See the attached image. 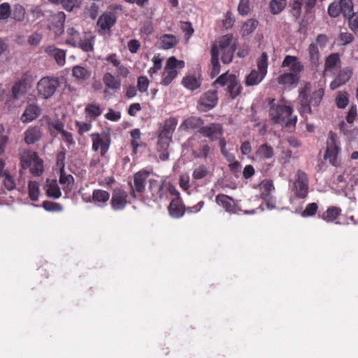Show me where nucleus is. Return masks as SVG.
Instances as JSON below:
<instances>
[{
	"label": "nucleus",
	"instance_id": "f257e3e1",
	"mask_svg": "<svg viewBox=\"0 0 358 358\" xmlns=\"http://www.w3.org/2000/svg\"><path fill=\"white\" fill-rule=\"evenodd\" d=\"M270 106L269 117L275 124H285L286 127H294L297 117L292 115L293 108L285 106L283 103H275V99H268Z\"/></svg>",
	"mask_w": 358,
	"mask_h": 358
},
{
	"label": "nucleus",
	"instance_id": "f03ea898",
	"mask_svg": "<svg viewBox=\"0 0 358 358\" xmlns=\"http://www.w3.org/2000/svg\"><path fill=\"white\" fill-rule=\"evenodd\" d=\"M105 60L117 69L118 75L115 76L111 73L107 72L103 76V82L108 88L117 90L120 88L122 83L120 76L127 78L130 71L127 66L121 64L117 55L115 53L108 55Z\"/></svg>",
	"mask_w": 358,
	"mask_h": 358
},
{
	"label": "nucleus",
	"instance_id": "7ed1b4c3",
	"mask_svg": "<svg viewBox=\"0 0 358 358\" xmlns=\"http://www.w3.org/2000/svg\"><path fill=\"white\" fill-rule=\"evenodd\" d=\"M324 90L323 88H317L315 91L310 92V88L306 86L299 93V99L300 101V113L302 116H306L312 112V107H317L323 98Z\"/></svg>",
	"mask_w": 358,
	"mask_h": 358
},
{
	"label": "nucleus",
	"instance_id": "20e7f679",
	"mask_svg": "<svg viewBox=\"0 0 358 358\" xmlns=\"http://www.w3.org/2000/svg\"><path fill=\"white\" fill-rule=\"evenodd\" d=\"M220 86L227 85V92L231 99L238 97L243 90L241 84L234 74H229L228 72L222 73L214 82V85Z\"/></svg>",
	"mask_w": 358,
	"mask_h": 358
},
{
	"label": "nucleus",
	"instance_id": "39448f33",
	"mask_svg": "<svg viewBox=\"0 0 358 358\" xmlns=\"http://www.w3.org/2000/svg\"><path fill=\"white\" fill-rule=\"evenodd\" d=\"M59 86V80L58 78L54 76L43 77L36 85L37 94L42 99H50L55 94Z\"/></svg>",
	"mask_w": 358,
	"mask_h": 358
},
{
	"label": "nucleus",
	"instance_id": "423d86ee",
	"mask_svg": "<svg viewBox=\"0 0 358 358\" xmlns=\"http://www.w3.org/2000/svg\"><path fill=\"white\" fill-rule=\"evenodd\" d=\"M185 67V62L178 60L175 57H169L166 63L164 71L162 75L161 85L168 86L178 76V69Z\"/></svg>",
	"mask_w": 358,
	"mask_h": 358
},
{
	"label": "nucleus",
	"instance_id": "0eeeda50",
	"mask_svg": "<svg viewBox=\"0 0 358 358\" xmlns=\"http://www.w3.org/2000/svg\"><path fill=\"white\" fill-rule=\"evenodd\" d=\"M326 144L324 159L328 160L332 166H338L340 162L338 159V156L341 148L336 134L331 131H329Z\"/></svg>",
	"mask_w": 358,
	"mask_h": 358
},
{
	"label": "nucleus",
	"instance_id": "6e6552de",
	"mask_svg": "<svg viewBox=\"0 0 358 358\" xmlns=\"http://www.w3.org/2000/svg\"><path fill=\"white\" fill-rule=\"evenodd\" d=\"M150 175V172L145 169H141L134 175V182H129L130 187L129 194L133 199L137 198V194L142 195L145 190L146 180Z\"/></svg>",
	"mask_w": 358,
	"mask_h": 358
},
{
	"label": "nucleus",
	"instance_id": "1a4fd4ad",
	"mask_svg": "<svg viewBox=\"0 0 358 358\" xmlns=\"http://www.w3.org/2000/svg\"><path fill=\"white\" fill-rule=\"evenodd\" d=\"M90 137L92 141V150L97 152L100 150L101 157H104L108 152L111 143L110 134L96 132L91 134Z\"/></svg>",
	"mask_w": 358,
	"mask_h": 358
},
{
	"label": "nucleus",
	"instance_id": "9d476101",
	"mask_svg": "<svg viewBox=\"0 0 358 358\" xmlns=\"http://www.w3.org/2000/svg\"><path fill=\"white\" fill-rule=\"evenodd\" d=\"M296 177L294 182L295 194L299 199H305L308 195L309 189L307 174L301 170H298Z\"/></svg>",
	"mask_w": 358,
	"mask_h": 358
},
{
	"label": "nucleus",
	"instance_id": "9b49d317",
	"mask_svg": "<svg viewBox=\"0 0 358 358\" xmlns=\"http://www.w3.org/2000/svg\"><path fill=\"white\" fill-rule=\"evenodd\" d=\"M218 101L216 90H208L202 94L198 101L197 108L201 112H207L213 109Z\"/></svg>",
	"mask_w": 358,
	"mask_h": 358
},
{
	"label": "nucleus",
	"instance_id": "f8f14e48",
	"mask_svg": "<svg viewBox=\"0 0 358 358\" xmlns=\"http://www.w3.org/2000/svg\"><path fill=\"white\" fill-rule=\"evenodd\" d=\"M148 190L151 194L150 199L154 202L161 201L166 197V189L164 182H159L157 180H149Z\"/></svg>",
	"mask_w": 358,
	"mask_h": 358
},
{
	"label": "nucleus",
	"instance_id": "ddd939ff",
	"mask_svg": "<svg viewBox=\"0 0 358 358\" xmlns=\"http://www.w3.org/2000/svg\"><path fill=\"white\" fill-rule=\"evenodd\" d=\"M128 194L121 188H115L112 192L110 206L113 210H122L127 204Z\"/></svg>",
	"mask_w": 358,
	"mask_h": 358
},
{
	"label": "nucleus",
	"instance_id": "4468645a",
	"mask_svg": "<svg viewBox=\"0 0 358 358\" xmlns=\"http://www.w3.org/2000/svg\"><path fill=\"white\" fill-rule=\"evenodd\" d=\"M199 133L203 136L208 138L211 141H214L222 136L223 134V128L222 124L219 123H210L208 125H203Z\"/></svg>",
	"mask_w": 358,
	"mask_h": 358
},
{
	"label": "nucleus",
	"instance_id": "2eb2a0df",
	"mask_svg": "<svg viewBox=\"0 0 358 358\" xmlns=\"http://www.w3.org/2000/svg\"><path fill=\"white\" fill-rule=\"evenodd\" d=\"M352 73L353 71L351 66H346L341 69L334 80L331 82L330 88L332 90H334L345 84L351 78Z\"/></svg>",
	"mask_w": 358,
	"mask_h": 358
},
{
	"label": "nucleus",
	"instance_id": "dca6fc26",
	"mask_svg": "<svg viewBox=\"0 0 358 358\" xmlns=\"http://www.w3.org/2000/svg\"><path fill=\"white\" fill-rule=\"evenodd\" d=\"M282 68H289L290 72L299 76L303 71V65L299 57L292 55H286L281 64Z\"/></svg>",
	"mask_w": 358,
	"mask_h": 358
},
{
	"label": "nucleus",
	"instance_id": "f3484780",
	"mask_svg": "<svg viewBox=\"0 0 358 358\" xmlns=\"http://www.w3.org/2000/svg\"><path fill=\"white\" fill-rule=\"evenodd\" d=\"M66 20V15L62 11H57L50 15V29H52L55 34L60 35L64 31V24Z\"/></svg>",
	"mask_w": 358,
	"mask_h": 358
},
{
	"label": "nucleus",
	"instance_id": "a211bd4d",
	"mask_svg": "<svg viewBox=\"0 0 358 358\" xmlns=\"http://www.w3.org/2000/svg\"><path fill=\"white\" fill-rule=\"evenodd\" d=\"M117 21L115 13L110 11L104 12L98 19L97 26L103 31H109Z\"/></svg>",
	"mask_w": 358,
	"mask_h": 358
},
{
	"label": "nucleus",
	"instance_id": "6ab92c4d",
	"mask_svg": "<svg viewBox=\"0 0 358 358\" xmlns=\"http://www.w3.org/2000/svg\"><path fill=\"white\" fill-rule=\"evenodd\" d=\"M158 140L157 143V150L160 152L159 158L161 160L165 161L169 159V153L168 149L170 143L172 141V138L169 136H164L162 134H158Z\"/></svg>",
	"mask_w": 358,
	"mask_h": 358
},
{
	"label": "nucleus",
	"instance_id": "aec40b11",
	"mask_svg": "<svg viewBox=\"0 0 358 358\" xmlns=\"http://www.w3.org/2000/svg\"><path fill=\"white\" fill-rule=\"evenodd\" d=\"M215 201L219 206H222L227 212L230 213H236L237 205L232 197L224 194H219L215 197Z\"/></svg>",
	"mask_w": 358,
	"mask_h": 358
},
{
	"label": "nucleus",
	"instance_id": "412c9836",
	"mask_svg": "<svg viewBox=\"0 0 358 358\" xmlns=\"http://www.w3.org/2000/svg\"><path fill=\"white\" fill-rule=\"evenodd\" d=\"M169 213L173 218H180L185 214V206L180 197L172 199L169 207Z\"/></svg>",
	"mask_w": 358,
	"mask_h": 358
},
{
	"label": "nucleus",
	"instance_id": "4be33fe9",
	"mask_svg": "<svg viewBox=\"0 0 358 358\" xmlns=\"http://www.w3.org/2000/svg\"><path fill=\"white\" fill-rule=\"evenodd\" d=\"M45 52L53 57L57 62V64L59 66H63L66 62V51L62 49H59L55 45H48L45 48Z\"/></svg>",
	"mask_w": 358,
	"mask_h": 358
},
{
	"label": "nucleus",
	"instance_id": "5701e85b",
	"mask_svg": "<svg viewBox=\"0 0 358 358\" xmlns=\"http://www.w3.org/2000/svg\"><path fill=\"white\" fill-rule=\"evenodd\" d=\"M91 75L92 71L84 66L76 65L72 69V76L78 83H84L91 77Z\"/></svg>",
	"mask_w": 358,
	"mask_h": 358
},
{
	"label": "nucleus",
	"instance_id": "b1692460",
	"mask_svg": "<svg viewBox=\"0 0 358 358\" xmlns=\"http://www.w3.org/2000/svg\"><path fill=\"white\" fill-rule=\"evenodd\" d=\"M46 195L49 198L59 199L62 192L56 180L47 179L44 186Z\"/></svg>",
	"mask_w": 358,
	"mask_h": 358
},
{
	"label": "nucleus",
	"instance_id": "393cba45",
	"mask_svg": "<svg viewBox=\"0 0 358 358\" xmlns=\"http://www.w3.org/2000/svg\"><path fill=\"white\" fill-rule=\"evenodd\" d=\"M178 124V120L175 117H169L165 120L162 126L159 127V134L164 136H169L172 138L173 134Z\"/></svg>",
	"mask_w": 358,
	"mask_h": 358
},
{
	"label": "nucleus",
	"instance_id": "a878e982",
	"mask_svg": "<svg viewBox=\"0 0 358 358\" xmlns=\"http://www.w3.org/2000/svg\"><path fill=\"white\" fill-rule=\"evenodd\" d=\"M211 70L210 76L214 78L217 76L220 71V64L219 62V49L217 45L214 44L211 48Z\"/></svg>",
	"mask_w": 358,
	"mask_h": 358
},
{
	"label": "nucleus",
	"instance_id": "bb28decb",
	"mask_svg": "<svg viewBox=\"0 0 358 358\" xmlns=\"http://www.w3.org/2000/svg\"><path fill=\"white\" fill-rule=\"evenodd\" d=\"M210 151V147L206 141H201L192 149V155L194 158H207Z\"/></svg>",
	"mask_w": 358,
	"mask_h": 358
},
{
	"label": "nucleus",
	"instance_id": "cd10ccee",
	"mask_svg": "<svg viewBox=\"0 0 358 358\" xmlns=\"http://www.w3.org/2000/svg\"><path fill=\"white\" fill-rule=\"evenodd\" d=\"M40 114L41 108L35 104H30L27 106L21 117V120L23 122H29L36 119L40 115Z\"/></svg>",
	"mask_w": 358,
	"mask_h": 358
},
{
	"label": "nucleus",
	"instance_id": "c85d7f7f",
	"mask_svg": "<svg viewBox=\"0 0 358 358\" xmlns=\"http://www.w3.org/2000/svg\"><path fill=\"white\" fill-rule=\"evenodd\" d=\"M341 58L338 53H331L327 56L324 62V71L331 72L336 67L340 66Z\"/></svg>",
	"mask_w": 358,
	"mask_h": 358
},
{
	"label": "nucleus",
	"instance_id": "c756f323",
	"mask_svg": "<svg viewBox=\"0 0 358 358\" xmlns=\"http://www.w3.org/2000/svg\"><path fill=\"white\" fill-rule=\"evenodd\" d=\"M203 120L201 117H190L184 120L181 124V127L187 130H201L203 127Z\"/></svg>",
	"mask_w": 358,
	"mask_h": 358
},
{
	"label": "nucleus",
	"instance_id": "7c9ffc66",
	"mask_svg": "<svg viewBox=\"0 0 358 358\" xmlns=\"http://www.w3.org/2000/svg\"><path fill=\"white\" fill-rule=\"evenodd\" d=\"M59 181L61 185H64L63 187V190L65 193L67 194L73 189L74 185V178L70 174H66L64 169L62 170V169H61L60 170Z\"/></svg>",
	"mask_w": 358,
	"mask_h": 358
},
{
	"label": "nucleus",
	"instance_id": "2f4dec72",
	"mask_svg": "<svg viewBox=\"0 0 358 358\" xmlns=\"http://www.w3.org/2000/svg\"><path fill=\"white\" fill-rule=\"evenodd\" d=\"M159 42L161 48L164 50H169L175 47L178 44V39L173 34H164L160 36Z\"/></svg>",
	"mask_w": 358,
	"mask_h": 358
},
{
	"label": "nucleus",
	"instance_id": "473e14b6",
	"mask_svg": "<svg viewBox=\"0 0 358 358\" xmlns=\"http://www.w3.org/2000/svg\"><path fill=\"white\" fill-rule=\"evenodd\" d=\"M109 199L110 193L108 191L96 189L92 192V198L89 199L87 201L106 203L108 201Z\"/></svg>",
	"mask_w": 358,
	"mask_h": 358
},
{
	"label": "nucleus",
	"instance_id": "72a5a7b5",
	"mask_svg": "<svg viewBox=\"0 0 358 358\" xmlns=\"http://www.w3.org/2000/svg\"><path fill=\"white\" fill-rule=\"evenodd\" d=\"M256 155L262 159H270L274 156V150L270 145L264 143L256 151Z\"/></svg>",
	"mask_w": 358,
	"mask_h": 358
},
{
	"label": "nucleus",
	"instance_id": "f704fd0d",
	"mask_svg": "<svg viewBox=\"0 0 358 358\" xmlns=\"http://www.w3.org/2000/svg\"><path fill=\"white\" fill-rule=\"evenodd\" d=\"M41 136L38 127H30L24 133V141L27 144L37 142Z\"/></svg>",
	"mask_w": 358,
	"mask_h": 358
},
{
	"label": "nucleus",
	"instance_id": "c9c22d12",
	"mask_svg": "<svg viewBox=\"0 0 358 358\" xmlns=\"http://www.w3.org/2000/svg\"><path fill=\"white\" fill-rule=\"evenodd\" d=\"M94 36L80 38L78 41L77 45L75 48H78L84 52H92L94 50Z\"/></svg>",
	"mask_w": 358,
	"mask_h": 358
},
{
	"label": "nucleus",
	"instance_id": "e433bc0d",
	"mask_svg": "<svg viewBox=\"0 0 358 358\" xmlns=\"http://www.w3.org/2000/svg\"><path fill=\"white\" fill-rule=\"evenodd\" d=\"M299 80V76L294 74L292 72L284 73L280 75L277 81L280 85H291L298 83Z\"/></svg>",
	"mask_w": 358,
	"mask_h": 358
},
{
	"label": "nucleus",
	"instance_id": "4c0bfd02",
	"mask_svg": "<svg viewBox=\"0 0 358 358\" xmlns=\"http://www.w3.org/2000/svg\"><path fill=\"white\" fill-rule=\"evenodd\" d=\"M341 213V208L336 206H331L322 215V219L327 222H333Z\"/></svg>",
	"mask_w": 358,
	"mask_h": 358
},
{
	"label": "nucleus",
	"instance_id": "58836bf2",
	"mask_svg": "<svg viewBox=\"0 0 358 358\" xmlns=\"http://www.w3.org/2000/svg\"><path fill=\"white\" fill-rule=\"evenodd\" d=\"M265 76L262 72L254 69L246 76L245 85L247 86L257 85L262 81Z\"/></svg>",
	"mask_w": 358,
	"mask_h": 358
},
{
	"label": "nucleus",
	"instance_id": "ea45409f",
	"mask_svg": "<svg viewBox=\"0 0 358 358\" xmlns=\"http://www.w3.org/2000/svg\"><path fill=\"white\" fill-rule=\"evenodd\" d=\"M85 112L91 120H94L101 115L103 110L97 104L90 103L85 106Z\"/></svg>",
	"mask_w": 358,
	"mask_h": 358
},
{
	"label": "nucleus",
	"instance_id": "a19ab883",
	"mask_svg": "<svg viewBox=\"0 0 358 358\" xmlns=\"http://www.w3.org/2000/svg\"><path fill=\"white\" fill-rule=\"evenodd\" d=\"M66 36L65 43L72 47H76L80 38V33L73 27H71L66 29Z\"/></svg>",
	"mask_w": 358,
	"mask_h": 358
},
{
	"label": "nucleus",
	"instance_id": "79ce46f5",
	"mask_svg": "<svg viewBox=\"0 0 358 358\" xmlns=\"http://www.w3.org/2000/svg\"><path fill=\"white\" fill-rule=\"evenodd\" d=\"M182 84L185 88L194 90L201 86V81L194 76L190 75L183 78Z\"/></svg>",
	"mask_w": 358,
	"mask_h": 358
},
{
	"label": "nucleus",
	"instance_id": "37998d69",
	"mask_svg": "<svg viewBox=\"0 0 358 358\" xmlns=\"http://www.w3.org/2000/svg\"><path fill=\"white\" fill-rule=\"evenodd\" d=\"M48 129L50 135L53 137L57 136L58 134H62L64 131V124L62 122L59 120L55 121H50L48 122Z\"/></svg>",
	"mask_w": 358,
	"mask_h": 358
},
{
	"label": "nucleus",
	"instance_id": "c03bdc74",
	"mask_svg": "<svg viewBox=\"0 0 358 358\" xmlns=\"http://www.w3.org/2000/svg\"><path fill=\"white\" fill-rule=\"evenodd\" d=\"M259 22L255 19L248 20L242 27V35L243 36L251 34L257 29Z\"/></svg>",
	"mask_w": 358,
	"mask_h": 358
},
{
	"label": "nucleus",
	"instance_id": "a18cd8bd",
	"mask_svg": "<svg viewBox=\"0 0 358 358\" xmlns=\"http://www.w3.org/2000/svg\"><path fill=\"white\" fill-rule=\"evenodd\" d=\"M26 92V83L24 80L16 82L12 87V94L14 99H18Z\"/></svg>",
	"mask_w": 358,
	"mask_h": 358
},
{
	"label": "nucleus",
	"instance_id": "49530a36",
	"mask_svg": "<svg viewBox=\"0 0 358 358\" xmlns=\"http://www.w3.org/2000/svg\"><path fill=\"white\" fill-rule=\"evenodd\" d=\"M28 194L29 197L33 201H36L38 199L40 189L39 184L36 181H29L28 184Z\"/></svg>",
	"mask_w": 358,
	"mask_h": 358
},
{
	"label": "nucleus",
	"instance_id": "de8ad7c7",
	"mask_svg": "<svg viewBox=\"0 0 358 358\" xmlns=\"http://www.w3.org/2000/svg\"><path fill=\"white\" fill-rule=\"evenodd\" d=\"M341 12L345 17H350L353 10V3L352 0H340Z\"/></svg>",
	"mask_w": 358,
	"mask_h": 358
},
{
	"label": "nucleus",
	"instance_id": "09e8293b",
	"mask_svg": "<svg viewBox=\"0 0 358 358\" xmlns=\"http://www.w3.org/2000/svg\"><path fill=\"white\" fill-rule=\"evenodd\" d=\"M233 41V35L231 34H228L224 35L221 37L219 41V50H226L228 48H232L234 47H236V45L234 43L231 44Z\"/></svg>",
	"mask_w": 358,
	"mask_h": 358
},
{
	"label": "nucleus",
	"instance_id": "8fccbe9b",
	"mask_svg": "<svg viewBox=\"0 0 358 358\" xmlns=\"http://www.w3.org/2000/svg\"><path fill=\"white\" fill-rule=\"evenodd\" d=\"M268 64V55L265 52H264L257 61L258 71L262 72V74L266 75Z\"/></svg>",
	"mask_w": 358,
	"mask_h": 358
},
{
	"label": "nucleus",
	"instance_id": "3c124183",
	"mask_svg": "<svg viewBox=\"0 0 358 358\" xmlns=\"http://www.w3.org/2000/svg\"><path fill=\"white\" fill-rule=\"evenodd\" d=\"M336 106L338 108H345L348 103V94L346 92H339L335 99Z\"/></svg>",
	"mask_w": 358,
	"mask_h": 358
},
{
	"label": "nucleus",
	"instance_id": "603ef678",
	"mask_svg": "<svg viewBox=\"0 0 358 358\" xmlns=\"http://www.w3.org/2000/svg\"><path fill=\"white\" fill-rule=\"evenodd\" d=\"M36 158V154L35 152H24L20 157V164L23 169H27L30 166L31 163L33 160Z\"/></svg>",
	"mask_w": 358,
	"mask_h": 358
},
{
	"label": "nucleus",
	"instance_id": "864d4df0",
	"mask_svg": "<svg viewBox=\"0 0 358 358\" xmlns=\"http://www.w3.org/2000/svg\"><path fill=\"white\" fill-rule=\"evenodd\" d=\"M42 207L49 212H61L63 210V207L60 203L50 201H44L42 203Z\"/></svg>",
	"mask_w": 358,
	"mask_h": 358
},
{
	"label": "nucleus",
	"instance_id": "5fc2aeb1",
	"mask_svg": "<svg viewBox=\"0 0 358 358\" xmlns=\"http://www.w3.org/2000/svg\"><path fill=\"white\" fill-rule=\"evenodd\" d=\"M286 0H271L270 2V10L273 14L280 13L285 7Z\"/></svg>",
	"mask_w": 358,
	"mask_h": 358
},
{
	"label": "nucleus",
	"instance_id": "6e6d98bb",
	"mask_svg": "<svg viewBox=\"0 0 358 358\" xmlns=\"http://www.w3.org/2000/svg\"><path fill=\"white\" fill-rule=\"evenodd\" d=\"M236 49V47L232 48H228L226 50H220L222 53L221 59L224 64H229L231 62L234 58V54Z\"/></svg>",
	"mask_w": 358,
	"mask_h": 358
},
{
	"label": "nucleus",
	"instance_id": "4d7b16f0",
	"mask_svg": "<svg viewBox=\"0 0 358 358\" xmlns=\"http://www.w3.org/2000/svg\"><path fill=\"white\" fill-rule=\"evenodd\" d=\"M348 27L350 29L358 36V12L353 13L348 17Z\"/></svg>",
	"mask_w": 358,
	"mask_h": 358
},
{
	"label": "nucleus",
	"instance_id": "13d9d810",
	"mask_svg": "<svg viewBox=\"0 0 358 358\" xmlns=\"http://www.w3.org/2000/svg\"><path fill=\"white\" fill-rule=\"evenodd\" d=\"M208 173L209 171L208 168L205 165L202 164L194 170L192 177L196 180H201L205 178Z\"/></svg>",
	"mask_w": 358,
	"mask_h": 358
},
{
	"label": "nucleus",
	"instance_id": "bf43d9fd",
	"mask_svg": "<svg viewBox=\"0 0 358 358\" xmlns=\"http://www.w3.org/2000/svg\"><path fill=\"white\" fill-rule=\"evenodd\" d=\"M150 85V81L146 76H141L137 78V90L141 92L144 93L148 91V88Z\"/></svg>",
	"mask_w": 358,
	"mask_h": 358
},
{
	"label": "nucleus",
	"instance_id": "052dcab7",
	"mask_svg": "<svg viewBox=\"0 0 358 358\" xmlns=\"http://www.w3.org/2000/svg\"><path fill=\"white\" fill-rule=\"evenodd\" d=\"M2 178H3V185L8 190L10 191L15 189L16 185L15 180L8 171L5 172Z\"/></svg>",
	"mask_w": 358,
	"mask_h": 358
},
{
	"label": "nucleus",
	"instance_id": "680f3d73",
	"mask_svg": "<svg viewBox=\"0 0 358 358\" xmlns=\"http://www.w3.org/2000/svg\"><path fill=\"white\" fill-rule=\"evenodd\" d=\"M310 59L312 63L316 64L320 57V52L316 44L311 43L308 46Z\"/></svg>",
	"mask_w": 358,
	"mask_h": 358
},
{
	"label": "nucleus",
	"instance_id": "e2e57ef3",
	"mask_svg": "<svg viewBox=\"0 0 358 358\" xmlns=\"http://www.w3.org/2000/svg\"><path fill=\"white\" fill-rule=\"evenodd\" d=\"M180 29L185 35L186 41L189 39L194 31V29L189 22H182Z\"/></svg>",
	"mask_w": 358,
	"mask_h": 358
},
{
	"label": "nucleus",
	"instance_id": "0e129e2a",
	"mask_svg": "<svg viewBox=\"0 0 358 358\" xmlns=\"http://www.w3.org/2000/svg\"><path fill=\"white\" fill-rule=\"evenodd\" d=\"M11 8L8 3L5 2L0 4V20H8L10 16Z\"/></svg>",
	"mask_w": 358,
	"mask_h": 358
},
{
	"label": "nucleus",
	"instance_id": "69168bd1",
	"mask_svg": "<svg viewBox=\"0 0 358 358\" xmlns=\"http://www.w3.org/2000/svg\"><path fill=\"white\" fill-rule=\"evenodd\" d=\"M340 1L333 2L328 7V13L331 17H337L341 14Z\"/></svg>",
	"mask_w": 358,
	"mask_h": 358
},
{
	"label": "nucleus",
	"instance_id": "338daca9",
	"mask_svg": "<svg viewBox=\"0 0 358 358\" xmlns=\"http://www.w3.org/2000/svg\"><path fill=\"white\" fill-rule=\"evenodd\" d=\"M262 198L270 210L275 208V199L269 193H262Z\"/></svg>",
	"mask_w": 358,
	"mask_h": 358
},
{
	"label": "nucleus",
	"instance_id": "774afa93",
	"mask_svg": "<svg viewBox=\"0 0 358 358\" xmlns=\"http://www.w3.org/2000/svg\"><path fill=\"white\" fill-rule=\"evenodd\" d=\"M25 15V9L21 5H17L15 6L13 11V18L16 21L21 22L24 20Z\"/></svg>",
	"mask_w": 358,
	"mask_h": 358
}]
</instances>
